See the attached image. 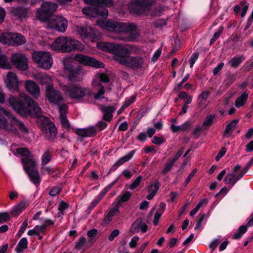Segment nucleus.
Listing matches in <instances>:
<instances>
[{
	"label": "nucleus",
	"mask_w": 253,
	"mask_h": 253,
	"mask_svg": "<svg viewBox=\"0 0 253 253\" xmlns=\"http://www.w3.org/2000/svg\"><path fill=\"white\" fill-rule=\"evenodd\" d=\"M97 47L114 55V59L120 64L131 68H138L144 63V59L139 56H130L131 53L136 52V46L129 45L124 46L122 44L111 42H99Z\"/></svg>",
	"instance_id": "nucleus-1"
},
{
	"label": "nucleus",
	"mask_w": 253,
	"mask_h": 253,
	"mask_svg": "<svg viewBox=\"0 0 253 253\" xmlns=\"http://www.w3.org/2000/svg\"><path fill=\"white\" fill-rule=\"evenodd\" d=\"M8 102L13 109L21 115L29 114L37 117L41 116V110L38 104L25 93H20L18 98L13 96H10Z\"/></svg>",
	"instance_id": "nucleus-2"
},
{
	"label": "nucleus",
	"mask_w": 253,
	"mask_h": 253,
	"mask_svg": "<svg viewBox=\"0 0 253 253\" xmlns=\"http://www.w3.org/2000/svg\"><path fill=\"white\" fill-rule=\"evenodd\" d=\"M97 25L101 28L106 30L118 33L120 35H125L126 37L125 38L122 37H116V38L120 40H126L128 41H133L139 36L137 27L135 25L131 23H121L117 21H97Z\"/></svg>",
	"instance_id": "nucleus-3"
},
{
	"label": "nucleus",
	"mask_w": 253,
	"mask_h": 253,
	"mask_svg": "<svg viewBox=\"0 0 253 253\" xmlns=\"http://www.w3.org/2000/svg\"><path fill=\"white\" fill-rule=\"evenodd\" d=\"M85 3L90 5L84 7L83 13L90 17H95L100 16L106 18L108 15V10L104 6H108L112 4V0H84Z\"/></svg>",
	"instance_id": "nucleus-4"
},
{
	"label": "nucleus",
	"mask_w": 253,
	"mask_h": 253,
	"mask_svg": "<svg viewBox=\"0 0 253 253\" xmlns=\"http://www.w3.org/2000/svg\"><path fill=\"white\" fill-rule=\"evenodd\" d=\"M4 128L7 131H10L16 133L18 130L24 133L28 132V129L23 124L15 118L4 109L0 108V130Z\"/></svg>",
	"instance_id": "nucleus-5"
},
{
	"label": "nucleus",
	"mask_w": 253,
	"mask_h": 253,
	"mask_svg": "<svg viewBox=\"0 0 253 253\" xmlns=\"http://www.w3.org/2000/svg\"><path fill=\"white\" fill-rule=\"evenodd\" d=\"M50 48L54 50L70 52L76 50L82 51L84 49V46L76 40L70 37H60L55 40L50 45Z\"/></svg>",
	"instance_id": "nucleus-6"
},
{
	"label": "nucleus",
	"mask_w": 253,
	"mask_h": 253,
	"mask_svg": "<svg viewBox=\"0 0 253 253\" xmlns=\"http://www.w3.org/2000/svg\"><path fill=\"white\" fill-rule=\"evenodd\" d=\"M61 89L71 99L82 100L92 95L89 88L82 86L79 84H71L69 85L60 84Z\"/></svg>",
	"instance_id": "nucleus-7"
},
{
	"label": "nucleus",
	"mask_w": 253,
	"mask_h": 253,
	"mask_svg": "<svg viewBox=\"0 0 253 253\" xmlns=\"http://www.w3.org/2000/svg\"><path fill=\"white\" fill-rule=\"evenodd\" d=\"M21 161L31 181L35 185H39L40 183V178L38 171L34 169L36 164L35 159L31 157L26 159L22 158Z\"/></svg>",
	"instance_id": "nucleus-8"
},
{
	"label": "nucleus",
	"mask_w": 253,
	"mask_h": 253,
	"mask_svg": "<svg viewBox=\"0 0 253 253\" xmlns=\"http://www.w3.org/2000/svg\"><path fill=\"white\" fill-rule=\"evenodd\" d=\"M71 58L69 56L65 57L62 59V63L65 71L68 74V79L70 82H77L82 80L80 75L84 73L82 68L78 67L73 68L70 62Z\"/></svg>",
	"instance_id": "nucleus-9"
},
{
	"label": "nucleus",
	"mask_w": 253,
	"mask_h": 253,
	"mask_svg": "<svg viewBox=\"0 0 253 253\" xmlns=\"http://www.w3.org/2000/svg\"><path fill=\"white\" fill-rule=\"evenodd\" d=\"M155 3V0H135L129 5L131 12L137 14H144L150 11Z\"/></svg>",
	"instance_id": "nucleus-10"
},
{
	"label": "nucleus",
	"mask_w": 253,
	"mask_h": 253,
	"mask_svg": "<svg viewBox=\"0 0 253 253\" xmlns=\"http://www.w3.org/2000/svg\"><path fill=\"white\" fill-rule=\"evenodd\" d=\"M33 60L40 67L48 70L53 64V59L48 52L35 51L32 55Z\"/></svg>",
	"instance_id": "nucleus-11"
},
{
	"label": "nucleus",
	"mask_w": 253,
	"mask_h": 253,
	"mask_svg": "<svg viewBox=\"0 0 253 253\" xmlns=\"http://www.w3.org/2000/svg\"><path fill=\"white\" fill-rule=\"evenodd\" d=\"M57 7V4L45 1L42 3L41 7L37 11L36 17L40 20L46 22L47 20H49V16L55 11Z\"/></svg>",
	"instance_id": "nucleus-12"
},
{
	"label": "nucleus",
	"mask_w": 253,
	"mask_h": 253,
	"mask_svg": "<svg viewBox=\"0 0 253 253\" xmlns=\"http://www.w3.org/2000/svg\"><path fill=\"white\" fill-rule=\"evenodd\" d=\"M49 29H54L58 32L64 33L68 27V21L63 16L54 15L45 22Z\"/></svg>",
	"instance_id": "nucleus-13"
},
{
	"label": "nucleus",
	"mask_w": 253,
	"mask_h": 253,
	"mask_svg": "<svg viewBox=\"0 0 253 253\" xmlns=\"http://www.w3.org/2000/svg\"><path fill=\"white\" fill-rule=\"evenodd\" d=\"M248 168L242 169L239 165H236L232 173L228 174L224 178V182L227 185L233 186L240 180L248 171Z\"/></svg>",
	"instance_id": "nucleus-14"
},
{
	"label": "nucleus",
	"mask_w": 253,
	"mask_h": 253,
	"mask_svg": "<svg viewBox=\"0 0 253 253\" xmlns=\"http://www.w3.org/2000/svg\"><path fill=\"white\" fill-rule=\"evenodd\" d=\"M108 76L102 73H99L95 75L91 82L93 88H99L97 93L94 95V98L95 99H99L104 93V87L102 86V83H106L109 82Z\"/></svg>",
	"instance_id": "nucleus-15"
},
{
	"label": "nucleus",
	"mask_w": 253,
	"mask_h": 253,
	"mask_svg": "<svg viewBox=\"0 0 253 253\" xmlns=\"http://www.w3.org/2000/svg\"><path fill=\"white\" fill-rule=\"evenodd\" d=\"M76 33L83 40H89L91 42L95 41L98 36V33L91 27L77 26L76 27Z\"/></svg>",
	"instance_id": "nucleus-16"
},
{
	"label": "nucleus",
	"mask_w": 253,
	"mask_h": 253,
	"mask_svg": "<svg viewBox=\"0 0 253 253\" xmlns=\"http://www.w3.org/2000/svg\"><path fill=\"white\" fill-rule=\"evenodd\" d=\"M74 59L84 65L89 66L96 68L104 67V64L102 62L83 54H78L76 55L74 57Z\"/></svg>",
	"instance_id": "nucleus-17"
},
{
	"label": "nucleus",
	"mask_w": 253,
	"mask_h": 253,
	"mask_svg": "<svg viewBox=\"0 0 253 253\" xmlns=\"http://www.w3.org/2000/svg\"><path fill=\"white\" fill-rule=\"evenodd\" d=\"M45 96L47 100L53 104H58L63 100L61 93L55 89L52 85L45 86Z\"/></svg>",
	"instance_id": "nucleus-18"
},
{
	"label": "nucleus",
	"mask_w": 253,
	"mask_h": 253,
	"mask_svg": "<svg viewBox=\"0 0 253 253\" xmlns=\"http://www.w3.org/2000/svg\"><path fill=\"white\" fill-rule=\"evenodd\" d=\"M40 120L43 121L41 126L42 133L48 139H53L56 135V129L53 124L49 121L46 118L42 116H41Z\"/></svg>",
	"instance_id": "nucleus-19"
},
{
	"label": "nucleus",
	"mask_w": 253,
	"mask_h": 253,
	"mask_svg": "<svg viewBox=\"0 0 253 253\" xmlns=\"http://www.w3.org/2000/svg\"><path fill=\"white\" fill-rule=\"evenodd\" d=\"M11 61L18 70L25 71L28 69L27 58L21 53H14L11 57Z\"/></svg>",
	"instance_id": "nucleus-20"
},
{
	"label": "nucleus",
	"mask_w": 253,
	"mask_h": 253,
	"mask_svg": "<svg viewBox=\"0 0 253 253\" xmlns=\"http://www.w3.org/2000/svg\"><path fill=\"white\" fill-rule=\"evenodd\" d=\"M6 86L11 91H18L19 88L20 82L16 75L9 72L4 78Z\"/></svg>",
	"instance_id": "nucleus-21"
},
{
	"label": "nucleus",
	"mask_w": 253,
	"mask_h": 253,
	"mask_svg": "<svg viewBox=\"0 0 253 253\" xmlns=\"http://www.w3.org/2000/svg\"><path fill=\"white\" fill-rule=\"evenodd\" d=\"M26 90L34 97L38 98L41 95V89L39 86L31 80H27L25 82Z\"/></svg>",
	"instance_id": "nucleus-22"
},
{
	"label": "nucleus",
	"mask_w": 253,
	"mask_h": 253,
	"mask_svg": "<svg viewBox=\"0 0 253 253\" xmlns=\"http://www.w3.org/2000/svg\"><path fill=\"white\" fill-rule=\"evenodd\" d=\"M148 230L147 225L140 219L136 220L131 225L130 231L132 234L141 231L143 233L146 232Z\"/></svg>",
	"instance_id": "nucleus-23"
},
{
	"label": "nucleus",
	"mask_w": 253,
	"mask_h": 253,
	"mask_svg": "<svg viewBox=\"0 0 253 253\" xmlns=\"http://www.w3.org/2000/svg\"><path fill=\"white\" fill-rule=\"evenodd\" d=\"M76 134L82 137H90L96 133V130L94 126H89L84 128H79L76 130Z\"/></svg>",
	"instance_id": "nucleus-24"
},
{
	"label": "nucleus",
	"mask_w": 253,
	"mask_h": 253,
	"mask_svg": "<svg viewBox=\"0 0 253 253\" xmlns=\"http://www.w3.org/2000/svg\"><path fill=\"white\" fill-rule=\"evenodd\" d=\"M35 79L39 82L42 85H52V77L45 73H39L36 77Z\"/></svg>",
	"instance_id": "nucleus-25"
},
{
	"label": "nucleus",
	"mask_w": 253,
	"mask_h": 253,
	"mask_svg": "<svg viewBox=\"0 0 253 253\" xmlns=\"http://www.w3.org/2000/svg\"><path fill=\"white\" fill-rule=\"evenodd\" d=\"M120 206L114 203L113 207L110 209L108 213L105 217V220L107 222H110L112 220V217L119 214L120 213L119 208Z\"/></svg>",
	"instance_id": "nucleus-26"
},
{
	"label": "nucleus",
	"mask_w": 253,
	"mask_h": 253,
	"mask_svg": "<svg viewBox=\"0 0 253 253\" xmlns=\"http://www.w3.org/2000/svg\"><path fill=\"white\" fill-rule=\"evenodd\" d=\"M159 188L160 183L158 181L152 183L148 189V192L149 194L147 196V199L148 200L152 199L157 193Z\"/></svg>",
	"instance_id": "nucleus-27"
},
{
	"label": "nucleus",
	"mask_w": 253,
	"mask_h": 253,
	"mask_svg": "<svg viewBox=\"0 0 253 253\" xmlns=\"http://www.w3.org/2000/svg\"><path fill=\"white\" fill-rule=\"evenodd\" d=\"M103 113V119L105 121H109L112 118V113L115 111V109L111 106H102L100 108Z\"/></svg>",
	"instance_id": "nucleus-28"
},
{
	"label": "nucleus",
	"mask_w": 253,
	"mask_h": 253,
	"mask_svg": "<svg viewBox=\"0 0 253 253\" xmlns=\"http://www.w3.org/2000/svg\"><path fill=\"white\" fill-rule=\"evenodd\" d=\"M209 94L208 91H204L199 95L198 102L200 107L205 108L208 105L207 99Z\"/></svg>",
	"instance_id": "nucleus-29"
},
{
	"label": "nucleus",
	"mask_w": 253,
	"mask_h": 253,
	"mask_svg": "<svg viewBox=\"0 0 253 253\" xmlns=\"http://www.w3.org/2000/svg\"><path fill=\"white\" fill-rule=\"evenodd\" d=\"M11 45H20L25 43V38L18 33H12Z\"/></svg>",
	"instance_id": "nucleus-30"
},
{
	"label": "nucleus",
	"mask_w": 253,
	"mask_h": 253,
	"mask_svg": "<svg viewBox=\"0 0 253 253\" xmlns=\"http://www.w3.org/2000/svg\"><path fill=\"white\" fill-rule=\"evenodd\" d=\"M190 125V123L188 121L185 122L180 126H176L174 124H171L170 129L173 132H176L180 131H183L188 129Z\"/></svg>",
	"instance_id": "nucleus-31"
},
{
	"label": "nucleus",
	"mask_w": 253,
	"mask_h": 253,
	"mask_svg": "<svg viewBox=\"0 0 253 253\" xmlns=\"http://www.w3.org/2000/svg\"><path fill=\"white\" fill-rule=\"evenodd\" d=\"M26 208V203L21 202L19 204L14 206L11 210V213L14 216L19 215Z\"/></svg>",
	"instance_id": "nucleus-32"
},
{
	"label": "nucleus",
	"mask_w": 253,
	"mask_h": 253,
	"mask_svg": "<svg viewBox=\"0 0 253 253\" xmlns=\"http://www.w3.org/2000/svg\"><path fill=\"white\" fill-rule=\"evenodd\" d=\"M245 57L243 56H236L233 57L228 62V64L234 68H236L245 60Z\"/></svg>",
	"instance_id": "nucleus-33"
},
{
	"label": "nucleus",
	"mask_w": 253,
	"mask_h": 253,
	"mask_svg": "<svg viewBox=\"0 0 253 253\" xmlns=\"http://www.w3.org/2000/svg\"><path fill=\"white\" fill-rule=\"evenodd\" d=\"M12 33H5L0 34V42L3 44L11 45Z\"/></svg>",
	"instance_id": "nucleus-34"
},
{
	"label": "nucleus",
	"mask_w": 253,
	"mask_h": 253,
	"mask_svg": "<svg viewBox=\"0 0 253 253\" xmlns=\"http://www.w3.org/2000/svg\"><path fill=\"white\" fill-rule=\"evenodd\" d=\"M131 195V194L130 192L128 191H126L122 193L120 196L118 197L115 203L121 206L122 203L127 201L130 198Z\"/></svg>",
	"instance_id": "nucleus-35"
},
{
	"label": "nucleus",
	"mask_w": 253,
	"mask_h": 253,
	"mask_svg": "<svg viewBox=\"0 0 253 253\" xmlns=\"http://www.w3.org/2000/svg\"><path fill=\"white\" fill-rule=\"evenodd\" d=\"M248 97V93L244 92L239 96L235 101V106L237 108L243 106L246 102Z\"/></svg>",
	"instance_id": "nucleus-36"
},
{
	"label": "nucleus",
	"mask_w": 253,
	"mask_h": 253,
	"mask_svg": "<svg viewBox=\"0 0 253 253\" xmlns=\"http://www.w3.org/2000/svg\"><path fill=\"white\" fill-rule=\"evenodd\" d=\"M28 241L26 238H22L18 243L17 246L15 248V251L17 253H21L23 250L27 248Z\"/></svg>",
	"instance_id": "nucleus-37"
},
{
	"label": "nucleus",
	"mask_w": 253,
	"mask_h": 253,
	"mask_svg": "<svg viewBox=\"0 0 253 253\" xmlns=\"http://www.w3.org/2000/svg\"><path fill=\"white\" fill-rule=\"evenodd\" d=\"M135 151L134 150L131 151L126 156H123L120 158L116 162V164L118 166H121L124 163L130 160L134 154Z\"/></svg>",
	"instance_id": "nucleus-38"
},
{
	"label": "nucleus",
	"mask_w": 253,
	"mask_h": 253,
	"mask_svg": "<svg viewBox=\"0 0 253 253\" xmlns=\"http://www.w3.org/2000/svg\"><path fill=\"white\" fill-rule=\"evenodd\" d=\"M166 207V205L164 203H161L160 208L158 211H157L154 216V224L155 225H157L158 224L159 220L161 217L162 213L164 211Z\"/></svg>",
	"instance_id": "nucleus-39"
},
{
	"label": "nucleus",
	"mask_w": 253,
	"mask_h": 253,
	"mask_svg": "<svg viewBox=\"0 0 253 253\" xmlns=\"http://www.w3.org/2000/svg\"><path fill=\"white\" fill-rule=\"evenodd\" d=\"M238 121L237 120H234L230 122L226 126L225 131V135L230 134L236 127Z\"/></svg>",
	"instance_id": "nucleus-40"
},
{
	"label": "nucleus",
	"mask_w": 253,
	"mask_h": 253,
	"mask_svg": "<svg viewBox=\"0 0 253 253\" xmlns=\"http://www.w3.org/2000/svg\"><path fill=\"white\" fill-rule=\"evenodd\" d=\"M0 68L4 69H8L10 68L8 58L4 55H0Z\"/></svg>",
	"instance_id": "nucleus-41"
},
{
	"label": "nucleus",
	"mask_w": 253,
	"mask_h": 253,
	"mask_svg": "<svg viewBox=\"0 0 253 253\" xmlns=\"http://www.w3.org/2000/svg\"><path fill=\"white\" fill-rule=\"evenodd\" d=\"M106 192L102 191L99 193L95 198L93 200V201L90 203L89 208L90 209H92L94 208L97 204L99 202V201L102 199L103 196L105 195Z\"/></svg>",
	"instance_id": "nucleus-42"
},
{
	"label": "nucleus",
	"mask_w": 253,
	"mask_h": 253,
	"mask_svg": "<svg viewBox=\"0 0 253 253\" xmlns=\"http://www.w3.org/2000/svg\"><path fill=\"white\" fill-rule=\"evenodd\" d=\"M51 159V154L47 150L44 152L42 157V164L45 165L49 163Z\"/></svg>",
	"instance_id": "nucleus-43"
},
{
	"label": "nucleus",
	"mask_w": 253,
	"mask_h": 253,
	"mask_svg": "<svg viewBox=\"0 0 253 253\" xmlns=\"http://www.w3.org/2000/svg\"><path fill=\"white\" fill-rule=\"evenodd\" d=\"M178 97L183 99L187 104H190L192 101V96L188 95L185 92H180L178 94Z\"/></svg>",
	"instance_id": "nucleus-44"
},
{
	"label": "nucleus",
	"mask_w": 253,
	"mask_h": 253,
	"mask_svg": "<svg viewBox=\"0 0 253 253\" xmlns=\"http://www.w3.org/2000/svg\"><path fill=\"white\" fill-rule=\"evenodd\" d=\"M16 152L18 154L24 156L23 158H30L31 156H30V153L28 149L24 148H18L16 150Z\"/></svg>",
	"instance_id": "nucleus-45"
},
{
	"label": "nucleus",
	"mask_w": 253,
	"mask_h": 253,
	"mask_svg": "<svg viewBox=\"0 0 253 253\" xmlns=\"http://www.w3.org/2000/svg\"><path fill=\"white\" fill-rule=\"evenodd\" d=\"M247 227L246 226H241L239 228L238 233L234 235V238L236 239H239L242 235L247 231Z\"/></svg>",
	"instance_id": "nucleus-46"
},
{
	"label": "nucleus",
	"mask_w": 253,
	"mask_h": 253,
	"mask_svg": "<svg viewBox=\"0 0 253 253\" xmlns=\"http://www.w3.org/2000/svg\"><path fill=\"white\" fill-rule=\"evenodd\" d=\"M68 206L67 204L64 202H61L58 206V210L60 211L58 213V216H60L63 214V211L67 209Z\"/></svg>",
	"instance_id": "nucleus-47"
},
{
	"label": "nucleus",
	"mask_w": 253,
	"mask_h": 253,
	"mask_svg": "<svg viewBox=\"0 0 253 253\" xmlns=\"http://www.w3.org/2000/svg\"><path fill=\"white\" fill-rule=\"evenodd\" d=\"M11 13L18 16L19 18L23 17L24 15L23 13V8H15L11 10Z\"/></svg>",
	"instance_id": "nucleus-48"
},
{
	"label": "nucleus",
	"mask_w": 253,
	"mask_h": 253,
	"mask_svg": "<svg viewBox=\"0 0 253 253\" xmlns=\"http://www.w3.org/2000/svg\"><path fill=\"white\" fill-rule=\"evenodd\" d=\"M215 116L211 115L208 116L203 122V126L209 127L213 123V120Z\"/></svg>",
	"instance_id": "nucleus-49"
},
{
	"label": "nucleus",
	"mask_w": 253,
	"mask_h": 253,
	"mask_svg": "<svg viewBox=\"0 0 253 253\" xmlns=\"http://www.w3.org/2000/svg\"><path fill=\"white\" fill-rule=\"evenodd\" d=\"M136 99V95H132L130 97L126 98L125 101L124 103V108H127L128 107L130 104H131L132 103H133Z\"/></svg>",
	"instance_id": "nucleus-50"
},
{
	"label": "nucleus",
	"mask_w": 253,
	"mask_h": 253,
	"mask_svg": "<svg viewBox=\"0 0 253 253\" xmlns=\"http://www.w3.org/2000/svg\"><path fill=\"white\" fill-rule=\"evenodd\" d=\"M142 179L143 178L142 176H139L137 177V178L129 186V188L131 190H133L136 188L140 184Z\"/></svg>",
	"instance_id": "nucleus-51"
},
{
	"label": "nucleus",
	"mask_w": 253,
	"mask_h": 253,
	"mask_svg": "<svg viewBox=\"0 0 253 253\" xmlns=\"http://www.w3.org/2000/svg\"><path fill=\"white\" fill-rule=\"evenodd\" d=\"M86 240L84 237H81L79 241L76 243L75 248L78 250H80L84 247Z\"/></svg>",
	"instance_id": "nucleus-52"
},
{
	"label": "nucleus",
	"mask_w": 253,
	"mask_h": 253,
	"mask_svg": "<svg viewBox=\"0 0 253 253\" xmlns=\"http://www.w3.org/2000/svg\"><path fill=\"white\" fill-rule=\"evenodd\" d=\"M223 30V27L220 26L219 28L218 29L217 32H215L211 40V43L212 44L213 42H215V41L220 37L221 34L222 33V31Z\"/></svg>",
	"instance_id": "nucleus-53"
},
{
	"label": "nucleus",
	"mask_w": 253,
	"mask_h": 253,
	"mask_svg": "<svg viewBox=\"0 0 253 253\" xmlns=\"http://www.w3.org/2000/svg\"><path fill=\"white\" fill-rule=\"evenodd\" d=\"M59 118L60 120V122L63 127L66 129H69L70 128V124L68 121L67 120L66 116L59 117Z\"/></svg>",
	"instance_id": "nucleus-54"
},
{
	"label": "nucleus",
	"mask_w": 253,
	"mask_h": 253,
	"mask_svg": "<svg viewBox=\"0 0 253 253\" xmlns=\"http://www.w3.org/2000/svg\"><path fill=\"white\" fill-rule=\"evenodd\" d=\"M28 220L26 219L25 220L21 225V227L18 232L17 235L19 237H21L23 233L24 232L25 230L26 229L27 226H28Z\"/></svg>",
	"instance_id": "nucleus-55"
},
{
	"label": "nucleus",
	"mask_w": 253,
	"mask_h": 253,
	"mask_svg": "<svg viewBox=\"0 0 253 253\" xmlns=\"http://www.w3.org/2000/svg\"><path fill=\"white\" fill-rule=\"evenodd\" d=\"M152 142L157 144L161 145L165 142V139L162 137L155 136L152 139Z\"/></svg>",
	"instance_id": "nucleus-56"
},
{
	"label": "nucleus",
	"mask_w": 253,
	"mask_h": 253,
	"mask_svg": "<svg viewBox=\"0 0 253 253\" xmlns=\"http://www.w3.org/2000/svg\"><path fill=\"white\" fill-rule=\"evenodd\" d=\"M199 57V53L195 52L193 53L189 59L190 67L192 68Z\"/></svg>",
	"instance_id": "nucleus-57"
},
{
	"label": "nucleus",
	"mask_w": 253,
	"mask_h": 253,
	"mask_svg": "<svg viewBox=\"0 0 253 253\" xmlns=\"http://www.w3.org/2000/svg\"><path fill=\"white\" fill-rule=\"evenodd\" d=\"M10 215L7 212L0 213V223H3L9 220Z\"/></svg>",
	"instance_id": "nucleus-58"
},
{
	"label": "nucleus",
	"mask_w": 253,
	"mask_h": 253,
	"mask_svg": "<svg viewBox=\"0 0 253 253\" xmlns=\"http://www.w3.org/2000/svg\"><path fill=\"white\" fill-rule=\"evenodd\" d=\"M119 234L120 231L118 229H114L110 234L108 239L110 241H112L114 239L115 237H117L119 235Z\"/></svg>",
	"instance_id": "nucleus-59"
},
{
	"label": "nucleus",
	"mask_w": 253,
	"mask_h": 253,
	"mask_svg": "<svg viewBox=\"0 0 253 253\" xmlns=\"http://www.w3.org/2000/svg\"><path fill=\"white\" fill-rule=\"evenodd\" d=\"M174 163L171 161L169 163H168L166 165L165 168L163 169L162 170V173L163 174H166L167 172H168L172 168V167L174 165Z\"/></svg>",
	"instance_id": "nucleus-60"
},
{
	"label": "nucleus",
	"mask_w": 253,
	"mask_h": 253,
	"mask_svg": "<svg viewBox=\"0 0 253 253\" xmlns=\"http://www.w3.org/2000/svg\"><path fill=\"white\" fill-rule=\"evenodd\" d=\"M68 109L67 106L66 105H63L59 107V111L60 113L59 117L65 116L67 110Z\"/></svg>",
	"instance_id": "nucleus-61"
},
{
	"label": "nucleus",
	"mask_w": 253,
	"mask_h": 253,
	"mask_svg": "<svg viewBox=\"0 0 253 253\" xmlns=\"http://www.w3.org/2000/svg\"><path fill=\"white\" fill-rule=\"evenodd\" d=\"M139 240V238L138 236H134L131 239V241L129 243V246L130 248H135Z\"/></svg>",
	"instance_id": "nucleus-62"
},
{
	"label": "nucleus",
	"mask_w": 253,
	"mask_h": 253,
	"mask_svg": "<svg viewBox=\"0 0 253 253\" xmlns=\"http://www.w3.org/2000/svg\"><path fill=\"white\" fill-rule=\"evenodd\" d=\"M226 149L225 147H222L219 153L217 154V156L215 157L216 161H218L226 153Z\"/></svg>",
	"instance_id": "nucleus-63"
},
{
	"label": "nucleus",
	"mask_w": 253,
	"mask_h": 253,
	"mask_svg": "<svg viewBox=\"0 0 253 253\" xmlns=\"http://www.w3.org/2000/svg\"><path fill=\"white\" fill-rule=\"evenodd\" d=\"M36 230L37 235H39L41 234H42L45 230L44 228V226L41 225H36L35 227Z\"/></svg>",
	"instance_id": "nucleus-64"
}]
</instances>
